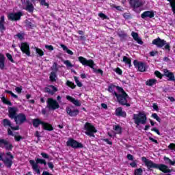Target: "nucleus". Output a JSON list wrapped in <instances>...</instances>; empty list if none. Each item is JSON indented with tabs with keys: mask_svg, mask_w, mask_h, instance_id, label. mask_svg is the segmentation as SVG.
I'll return each instance as SVG.
<instances>
[{
	"mask_svg": "<svg viewBox=\"0 0 175 175\" xmlns=\"http://www.w3.org/2000/svg\"><path fill=\"white\" fill-rule=\"evenodd\" d=\"M21 16H23V13L17 12V13H11L8 15L9 20L12 21H17V20H20L21 18Z\"/></svg>",
	"mask_w": 175,
	"mask_h": 175,
	"instance_id": "13",
	"label": "nucleus"
},
{
	"mask_svg": "<svg viewBox=\"0 0 175 175\" xmlns=\"http://www.w3.org/2000/svg\"><path fill=\"white\" fill-rule=\"evenodd\" d=\"M114 131H116L118 135H121L122 133V129L120 125H116L113 126Z\"/></svg>",
	"mask_w": 175,
	"mask_h": 175,
	"instance_id": "36",
	"label": "nucleus"
},
{
	"mask_svg": "<svg viewBox=\"0 0 175 175\" xmlns=\"http://www.w3.org/2000/svg\"><path fill=\"white\" fill-rule=\"evenodd\" d=\"M151 131H152V132H155L157 134L159 135V136H161V133L159 132V130L158 129H157V127L152 128V129H151Z\"/></svg>",
	"mask_w": 175,
	"mask_h": 175,
	"instance_id": "57",
	"label": "nucleus"
},
{
	"mask_svg": "<svg viewBox=\"0 0 175 175\" xmlns=\"http://www.w3.org/2000/svg\"><path fill=\"white\" fill-rule=\"evenodd\" d=\"M5 68V56L0 53V69Z\"/></svg>",
	"mask_w": 175,
	"mask_h": 175,
	"instance_id": "35",
	"label": "nucleus"
},
{
	"mask_svg": "<svg viewBox=\"0 0 175 175\" xmlns=\"http://www.w3.org/2000/svg\"><path fill=\"white\" fill-rule=\"evenodd\" d=\"M13 144H11L9 141L5 139H0V148H5L7 151H12Z\"/></svg>",
	"mask_w": 175,
	"mask_h": 175,
	"instance_id": "8",
	"label": "nucleus"
},
{
	"mask_svg": "<svg viewBox=\"0 0 175 175\" xmlns=\"http://www.w3.org/2000/svg\"><path fill=\"white\" fill-rule=\"evenodd\" d=\"M33 163H34V165L40 164V165H44L45 166H46V165H47V162H46V160H44L43 159H39V158L36 159V162L33 160Z\"/></svg>",
	"mask_w": 175,
	"mask_h": 175,
	"instance_id": "25",
	"label": "nucleus"
},
{
	"mask_svg": "<svg viewBox=\"0 0 175 175\" xmlns=\"http://www.w3.org/2000/svg\"><path fill=\"white\" fill-rule=\"evenodd\" d=\"M40 5L42 6H49V3L46 2V0H39Z\"/></svg>",
	"mask_w": 175,
	"mask_h": 175,
	"instance_id": "56",
	"label": "nucleus"
},
{
	"mask_svg": "<svg viewBox=\"0 0 175 175\" xmlns=\"http://www.w3.org/2000/svg\"><path fill=\"white\" fill-rule=\"evenodd\" d=\"M118 87H120V86H116V85H110L109 87H108V91L109 92H111V94H113V95H115L116 96V94H117L116 92V89L117 90V88Z\"/></svg>",
	"mask_w": 175,
	"mask_h": 175,
	"instance_id": "27",
	"label": "nucleus"
},
{
	"mask_svg": "<svg viewBox=\"0 0 175 175\" xmlns=\"http://www.w3.org/2000/svg\"><path fill=\"white\" fill-rule=\"evenodd\" d=\"M66 99L67 100H69L70 102L73 103V105H75V106H81V103H80V100L75 99L70 96H66Z\"/></svg>",
	"mask_w": 175,
	"mask_h": 175,
	"instance_id": "18",
	"label": "nucleus"
},
{
	"mask_svg": "<svg viewBox=\"0 0 175 175\" xmlns=\"http://www.w3.org/2000/svg\"><path fill=\"white\" fill-rule=\"evenodd\" d=\"M118 35L119 38H126V36H127L126 33L124 31H120L118 33Z\"/></svg>",
	"mask_w": 175,
	"mask_h": 175,
	"instance_id": "46",
	"label": "nucleus"
},
{
	"mask_svg": "<svg viewBox=\"0 0 175 175\" xmlns=\"http://www.w3.org/2000/svg\"><path fill=\"white\" fill-rule=\"evenodd\" d=\"M168 148H170V150H173L174 151H175V144L172 143L168 146Z\"/></svg>",
	"mask_w": 175,
	"mask_h": 175,
	"instance_id": "59",
	"label": "nucleus"
},
{
	"mask_svg": "<svg viewBox=\"0 0 175 175\" xmlns=\"http://www.w3.org/2000/svg\"><path fill=\"white\" fill-rule=\"evenodd\" d=\"M27 121V116L25 114L20 113L15 118L16 122H20V124H24Z\"/></svg>",
	"mask_w": 175,
	"mask_h": 175,
	"instance_id": "16",
	"label": "nucleus"
},
{
	"mask_svg": "<svg viewBox=\"0 0 175 175\" xmlns=\"http://www.w3.org/2000/svg\"><path fill=\"white\" fill-rule=\"evenodd\" d=\"M134 175H143V169L137 168L134 170Z\"/></svg>",
	"mask_w": 175,
	"mask_h": 175,
	"instance_id": "38",
	"label": "nucleus"
},
{
	"mask_svg": "<svg viewBox=\"0 0 175 175\" xmlns=\"http://www.w3.org/2000/svg\"><path fill=\"white\" fill-rule=\"evenodd\" d=\"M23 138L21 137V135H15L14 139L15 142H20V140L23 139Z\"/></svg>",
	"mask_w": 175,
	"mask_h": 175,
	"instance_id": "58",
	"label": "nucleus"
},
{
	"mask_svg": "<svg viewBox=\"0 0 175 175\" xmlns=\"http://www.w3.org/2000/svg\"><path fill=\"white\" fill-rule=\"evenodd\" d=\"M79 110H67L66 113L70 116V117H76L77 114H79Z\"/></svg>",
	"mask_w": 175,
	"mask_h": 175,
	"instance_id": "30",
	"label": "nucleus"
},
{
	"mask_svg": "<svg viewBox=\"0 0 175 175\" xmlns=\"http://www.w3.org/2000/svg\"><path fill=\"white\" fill-rule=\"evenodd\" d=\"M3 162L6 167H8V169H10L12 167V165H13V161L9 158H5L4 160H3Z\"/></svg>",
	"mask_w": 175,
	"mask_h": 175,
	"instance_id": "22",
	"label": "nucleus"
},
{
	"mask_svg": "<svg viewBox=\"0 0 175 175\" xmlns=\"http://www.w3.org/2000/svg\"><path fill=\"white\" fill-rule=\"evenodd\" d=\"M155 16V14H154V11H146L144 13L141 14L142 18L146 19V18H152Z\"/></svg>",
	"mask_w": 175,
	"mask_h": 175,
	"instance_id": "15",
	"label": "nucleus"
},
{
	"mask_svg": "<svg viewBox=\"0 0 175 175\" xmlns=\"http://www.w3.org/2000/svg\"><path fill=\"white\" fill-rule=\"evenodd\" d=\"M51 70H53V72H58V64H57V62L53 63Z\"/></svg>",
	"mask_w": 175,
	"mask_h": 175,
	"instance_id": "42",
	"label": "nucleus"
},
{
	"mask_svg": "<svg viewBox=\"0 0 175 175\" xmlns=\"http://www.w3.org/2000/svg\"><path fill=\"white\" fill-rule=\"evenodd\" d=\"M66 145L68 147H72V148H83L84 145L82 143L78 142L77 140L74 139L73 138H70L67 142Z\"/></svg>",
	"mask_w": 175,
	"mask_h": 175,
	"instance_id": "6",
	"label": "nucleus"
},
{
	"mask_svg": "<svg viewBox=\"0 0 175 175\" xmlns=\"http://www.w3.org/2000/svg\"><path fill=\"white\" fill-rule=\"evenodd\" d=\"M9 117L10 118H14L16 120V117H17V110H9Z\"/></svg>",
	"mask_w": 175,
	"mask_h": 175,
	"instance_id": "33",
	"label": "nucleus"
},
{
	"mask_svg": "<svg viewBox=\"0 0 175 175\" xmlns=\"http://www.w3.org/2000/svg\"><path fill=\"white\" fill-rule=\"evenodd\" d=\"M103 142H105L107 144H109V146H113V142L109 140L107 138H105L103 139Z\"/></svg>",
	"mask_w": 175,
	"mask_h": 175,
	"instance_id": "55",
	"label": "nucleus"
},
{
	"mask_svg": "<svg viewBox=\"0 0 175 175\" xmlns=\"http://www.w3.org/2000/svg\"><path fill=\"white\" fill-rule=\"evenodd\" d=\"M157 83H158V81L155 79H148L146 81V85H148L149 87H152V85H155Z\"/></svg>",
	"mask_w": 175,
	"mask_h": 175,
	"instance_id": "31",
	"label": "nucleus"
},
{
	"mask_svg": "<svg viewBox=\"0 0 175 175\" xmlns=\"http://www.w3.org/2000/svg\"><path fill=\"white\" fill-rule=\"evenodd\" d=\"M23 9H25V10H27V12H29V13H33L35 8L33 7V4L30 2L25 7H23Z\"/></svg>",
	"mask_w": 175,
	"mask_h": 175,
	"instance_id": "23",
	"label": "nucleus"
},
{
	"mask_svg": "<svg viewBox=\"0 0 175 175\" xmlns=\"http://www.w3.org/2000/svg\"><path fill=\"white\" fill-rule=\"evenodd\" d=\"M98 16L100 17V18H103V20H106L107 19V16H106L105 14L103 13H99L98 14Z\"/></svg>",
	"mask_w": 175,
	"mask_h": 175,
	"instance_id": "53",
	"label": "nucleus"
},
{
	"mask_svg": "<svg viewBox=\"0 0 175 175\" xmlns=\"http://www.w3.org/2000/svg\"><path fill=\"white\" fill-rule=\"evenodd\" d=\"M64 64L65 66H67V68H73V64H72V63H70V61L69 60L64 61Z\"/></svg>",
	"mask_w": 175,
	"mask_h": 175,
	"instance_id": "43",
	"label": "nucleus"
},
{
	"mask_svg": "<svg viewBox=\"0 0 175 175\" xmlns=\"http://www.w3.org/2000/svg\"><path fill=\"white\" fill-rule=\"evenodd\" d=\"M43 121L40 120L39 118H35L32 120V125L34 128H38L39 125H43Z\"/></svg>",
	"mask_w": 175,
	"mask_h": 175,
	"instance_id": "21",
	"label": "nucleus"
},
{
	"mask_svg": "<svg viewBox=\"0 0 175 175\" xmlns=\"http://www.w3.org/2000/svg\"><path fill=\"white\" fill-rule=\"evenodd\" d=\"M42 129H44V131H48L49 132H51L52 131H54V127H53V125L46 122H43Z\"/></svg>",
	"mask_w": 175,
	"mask_h": 175,
	"instance_id": "19",
	"label": "nucleus"
},
{
	"mask_svg": "<svg viewBox=\"0 0 175 175\" xmlns=\"http://www.w3.org/2000/svg\"><path fill=\"white\" fill-rule=\"evenodd\" d=\"M76 84L78 87H83V83H81V82H80V81H79V78L77 77H74Z\"/></svg>",
	"mask_w": 175,
	"mask_h": 175,
	"instance_id": "45",
	"label": "nucleus"
},
{
	"mask_svg": "<svg viewBox=\"0 0 175 175\" xmlns=\"http://www.w3.org/2000/svg\"><path fill=\"white\" fill-rule=\"evenodd\" d=\"M6 57L8 59H9L11 62H14V60H13V56H12V55H10V53H7Z\"/></svg>",
	"mask_w": 175,
	"mask_h": 175,
	"instance_id": "52",
	"label": "nucleus"
},
{
	"mask_svg": "<svg viewBox=\"0 0 175 175\" xmlns=\"http://www.w3.org/2000/svg\"><path fill=\"white\" fill-rule=\"evenodd\" d=\"M1 125H3V126H4V128H11L12 122H10V120H9V119L5 118L1 121Z\"/></svg>",
	"mask_w": 175,
	"mask_h": 175,
	"instance_id": "24",
	"label": "nucleus"
},
{
	"mask_svg": "<svg viewBox=\"0 0 175 175\" xmlns=\"http://www.w3.org/2000/svg\"><path fill=\"white\" fill-rule=\"evenodd\" d=\"M5 16H1L0 19V31L1 32H3L6 29L5 28Z\"/></svg>",
	"mask_w": 175,
	"mask_h": 175,
	"instance_id": "26",
	"label": "nucleus"
},
{
	"mask_svg": "<svg viewBox=\"0 0 175 175\" xmlns=\"http://www.w3.org/2000/svg\"><path fill=\"white\" fill-rule=\"evenodd\" d=\"M131 8H133V10H136L137 8H140V6H143L144 3L142 0H134L133 2L130 3Z\"/></svg>",
	"mask_w": 175,
	"mask_h": 175,
	"instance_id": "14",
	"label": "nucleus"
},
{
	"mask_svg": "<svg viewBox=\"0 0 175 175\" xmlns=\"http://www.w3.org/2000/svg\"><path fill=\"white\" fill-rule=\"evenodd\" d=\"M49 79L52 82L57 81V74L55 72H51Z\"/></svg>",
	"mask_w": 175,
	"mask_h": 175,
	"instance_id": "37",
	"label": "nucleus"
},
{
	"mask_svg": "<svg viewBox=\"0 0 175 175\" xmlns=\"http://www.w3.org/2000/svg\"><path fill=\"white\" fill-rule=\"evenodd\" d=\"M60 47L63 49L64 51H66L69 54V55H73V51H72L70 49H68V46H66L65 44H60Z\"/></svg>",
	"mask_w": 175,
	"mask_h": 175,
	"instance_id": "34",
	"label": "nucleus"
},
{
	"mask_svg": "<svg viewBox=\"0 0 175 175\" xmlns=\"http://www.w3.org/2000/svg\"><path fill=\"white\" fill-rule=\"evenodd\" d=\"M152 118H154L155 120L158 121V122H161V118L158 116V114L157 113H152Z\"/></svg>",
	"mask_w": 175,
	"mask_h": 175,
	"instance_id": "44",
	"label": "nucleus"
},
{
	"mask_svg": "<svg viewBox=\"0 0 175 175\" xmlns=\"http://www.w3.org/2000/svg\"><path fill=\"white\" fill-rule=\"evenodd\" d=\"M154 75L155 76H157V77H159V79H162V77H163L164 76L159 71H155Z\"/></svg>",
	"mask_w": 175,
	"mask_h": 175,
	"instance_id": "49",
	"label": "nucleus"
},
{
	"mask_svg": "<svg viewBox=\"0 0 175 175\" xmlns=\"http://www.w3.org/2000/svg\"><path fill=\"white\" fill-rule=\"evenodd\" d=\"M83 129L85 131V135H87V136H89L90 137H95L94 133H96V132H98V130H96L95 126L92 125L90 122H86L84 124Z\"/></svg>",
	"mask_w": 175,
	"mask_h": 175,
	"instance_id": "4",
	"label": "nucleus"
},
{
	"mask_svg": "<svg viewBox=\"0 0 175 175\" xmlns=\"http://www.w3.org/2000/svg\"><path fill=\"white\" fill-rule=\"evenodd\" d=\"M142 162L144 163L145 166H146L148 170H152V169H158L160 172L165 174L172 173V170L169 169V167L165 164H158L154 163V161L146 159L145 157H142Z\"/></svg>",
	"mask_w": 175,
	"mask_h": 175,
	"instance_id": "1",
	"label": "nucleus"
},
{
	"mask_svg": "<svg viewBox=\"0 0 175 175\" xmlns=\"http://www.w3.org/2000/svg\"><path fill=\"white\" fill-rule=\"evenodd\" d=\"M67 85H68V87H70V88H72V90L76 88V85H75V83L69 81H67Z\"/></svg>",
	"mask_w": 175,
	"mask_h": 175,
	"instance_id": "48",
	"label": "nucleus"
},
{
	"mask_svg": "<svg viewBox=\"0 0 175 175\" xmlns=\"http://www.w3.org/2000/svg\"><path fill=\"white\" fill-rule=\"evenodd\" d=\"M49 87H50V88H52V91L53 92H57V91H58V88H55L54 85H49Z\"/></svg>",
	"mask_w": 175,
	"mask_h": 175,
	"instance_id": "63",
	"label": "nucleus"
},
{
	"mask_svg": "<svg viewBox=\"0 0 175 175\" xmlns=\"http://www.w3.org/2000/svg\"><path fill=\"white\" fill-rule=\"evenodd\" d=\"M131 36H133L134 40L138 43V44H143V41H142V38L139 37V34L135 31H132Z\"/></svg>",
	"mask_w": 175,
	"mask_h": 175,
	"instance_id": "20",
	"label": "nucleus"
},
{
	"mask_svg": "<svg viewBox=\"0 0 175 175\" xmlns=\"http://www.w3.org/2000/svg\"><path fill=\"white\" fill-rule=\"evenodd\" d=\"M44 92L50 94V95H54V92L51 90V89H50L49 88H45Z\"/></svg>",
	"mask_w": 175,
	"mask_h": 175,
	"instance_id": "47",
	"label": "nucleus"
},
{
	"mask_svg": "<svg viewBox=\"0 0 175 175\" xmlns=\"http://www.w3.org/2000/svg\"><path fill=\"white\" fill-rule=\"evenodd\" d=\"M133 120L134 124L139 126L140 124L144 125L147 122V115L143 112H139L138 113H134L133 115Z\"/></svg>",
	"mask_w": 175,
	"mask_h": 175,
	"instance_id": "3",
	"label": "nucleus"
},
{
	"mask_svg": "<svg viewBox=\"0 0 175 175\" xmlns=\"http://www.w3.org/2000/svg\"><path fill=\"white\" fill-rule=\"evenodd\" d=\"M29 163L31 165V167L37 174H40V167H39V165H36L33 163V160H29Z\"/></svg>",
	"mask_w": 175,
	"mask_h": 175,
	"instance_id": "17",
	"label": "nucleus"
},
{
	"mask_svg": "<svg viewBox=\"0 0 175 175\" xmlns=\"http://www.w3.org/2000/svg\"><path fill=\"white\" fill-rule=\"evenodd\" d=\"M1 100L3 103H5V105H8V106H12V103L9 100L6 99V98L2 97Z\"/></svg>",
	"mask_w": 175,
	"mask_h": 175,
	"instance_id": "40",
	"label": "nucleus"
},
{
	"mask_svg": "<svg viewBox=\"0 0 175 175\" xmlns=\"http://www.w3.org/2000/svg\"><path fill=\"white\" fill-rule=\"evenodd\" d=\"M117 90L119 94H118L117 93H115V96H116L119 103H120V105H126L127 107L131 106V105L128 103V98L129 97L125 91H124V89L121 87H118Z\"/></svg>",
	"mask_w": 175,
	"mask_h": 175,
	"instance_id": "2",
	"label": "nucleus"
},
{
	"mask_svg": "<svg viewBox=\"0 0 175 175\" xmlns=\"http://www.w3.org/2000/svg\"><path fill=\"white\" fill-rule=\"evenodd\" d=\"M10 129H12V131H18V129H20V126H13V125L12 124Z\"/></svg>",
	"mask_w": 175,
	"mask_h": 175,
	"instance_id": "61",
	"label": "nucleus"
},
{
	"mask_svg": "<svg viewBox=\"0 0 175 175\" xmlns=\"http://www.w3.org/2000/svg\"><path fill=\"white\" fill-rule=\"evenodd\" d=\"M53 110H42V114L45 117H50L51 116H53Z\"/></svg>",
	"mask_w": 175,
	"mask_h": 175,
	"instance_id": "32",
	"label": "nucleus"
},
{
	"mask_svg": "<svg viewBox=\"0 0 175 175\" xmlns=\"http://www.w3.org/2000/svg\"><path fill=\"white\" fill-rule=\"evenodd\" d=\"M41 155L42 157V158H45L46 159H49V158H50V157L49 156V154H47L45 152H42Z\"/></svg>",
	"mask_w": 175,
	"mask_h": 175,
	"instance_id": "62",
	"label": "nucleus"
},
{
	"mask_svg": "<svg viewBox=\"0 0 175 175\" xmlns=\"http://www.w3.org/2000/svg\"><path fill=\"white\" fill-rule=\"evenodd\" d=\"M163 73V76H165V77L168 78V81H175V77L173 72H170L167 69H164Z\"/></svg>",
	"mask_w": 175,
	"mask_h": 175,
	"instance_id": "12",
	"label": "nucleus"
},
{
	"mask_svg": "<svg viewBox=\"0 0 175 175\" xmlns=\"http://www.w3.org/2000/svg\"><path fill=\"white\" fill-rule=\"evenodd\" d=\"M126 158L129 161H133V155L128 154Z\"/></svg>",
	"mask_w": 175,
	"mask_h": 175,
	"instance_id": "64",
	"label": "nucleus"
},
{
	"mask_svg": "<svg viewBox=\"0 0 175 175\" xmlns=\"http://www.w3.org/2000/svg\"><path fill=\"white\" fill-rule=\"evenodd\" d=\"M133 64H134V66L135 68H137L139 72H146V67L144 63L139 62H137V60H134Z\"/></svg>",
	"mask_w": 175,
	"mask_h": 175,
	"instance_id": "11",
	"label": "nucleus"
},
{
	"mask_svg": "<svg viewBox=\"0 0 175 175\" xmlns=\"http://www.w3.org/2000/svg\"><path fill=\"white\" fill-rule=\"evenodd\" d=\"M20 47L22 53H24L28 57L31 55V51L29 50V45L28 44L22 42Z\"/></svg>",
	"mask_w": 175,
	"mask_h": 175,
	"instance_id": "10",
	"label": "nucleus"
},
{
	"mask_svg": "<svg viewBox=\"0 0 175 175\" xmlns=\"http://www.w3.org/2000/svg\"><path fill=\"white\" fill-rule=\"evenodd\" d=\"M170 3V6L172 8V12L175 13V0H167Z\"/></svg>",
	"mask_w": 175,
	"mask_h": 175,
	"instance_id": "39",
	"label": "nucleus"
},
{
	"mask_svg": "<svg viewBox=\"0 0 175 175\" xmlns=\"http://www.w3.org/2000/svg\"><path fill=\"white\" fill-rule=\"evenodd\" d=\"M122 62H124L126 65H129V67L131 68L132 66V59L131 58H129L126 56L123 57Z\"/></svg>",
	"mask_w": 175,
	"mask_h": 175,
	"instance_id": "28",
	"label": "nucleus"
},
{
	"mask_svg": "<svg viewBox=\"0 0 175 175\" xmlns=\"http://www.w3.org/2000/svg\"><path fill=\"white\" fill-rule=\"evenodd\" d=\"M78 60L84 66H90L92 69H94V66H95V63H94L92 59L87 60L84 57L81 56L78 57Z\"/></svg>",
	"mask_w": 175,
	"mask_h": 175,
	"instance_id": "7",
	"label": "nucleus"
},
{
	"mask_svg": "<svg viewBox=\"0 0 175 175\" xmlns=\"http://www.w3.org/2000/svg\"><path fill=\"white\" fill-rule=\"evenodd\" d=\"M36 51L40 57H43V55H44V52H43V51L39 48H36Z\"/></svg>",
	"mask_w": 175,
	"mask_h": 175,
	"instance_id": "41",
	"label": "nucleus"
},
{
	"mask_svg": "<svg viewBox=\"0 0 175 175\" xmlns=\"http://www.w3.org/2000/svg\"><path fill=\"white\" fill-rule=\"evenodd\" d=\"M46 105L49 109H52L53 110L59 109V104H58V102H57L52 98H49L47 99Z\"/></svg>",
	"mask_w": 175,
	"mask_h": 175,
	"instance_id": "9",
	"label": "nucleus"
},
{
	"mask_svg": "<svg viewBox=\"0 0 175 175\" xmlns=\"http://www.w3.org/2000/svg\"><path fill=\"white\" fill-rule=\"evenodd\" d=\"M115 115L117 117H126V112L122 110H116Z\"/></svg>",
	"mask_w": 175,
	"mask_h": 175,
	"instance_id": "29",
	"label": "nucleus"
},
{
	"mask_svg": "<svg viewBox=\"0 0 175 175\" xmlns=\"http://www.w3.org/2000/svg\"><path fill=\"white\" fill-rule=\"evenodd\" d=\"M23 4V8H25L28 3H31L29 0H21Z\"/></svg>",
	"mask_w": 175,
	"mask_h": 175,
	"instance_id": "50",
	"label": "nucleus"
},
{
	"mask_svg": "<svg viewBox=\"0 0 175 175\" xmlns=\"http://www.w3.org/2000/svg\"><path fill=\"white\" fill-rule=\"evenodd\" d=\"M152 44H154L157 47H159V49H162V47L165 46L164 49L170 51V44L167 43L165 40L161 39V38H157L153 40Z\"/></svg>",
	"mask_w": 175,
	"mask_h": 175,
	"instance_id": "5",
	"label": "nucleus"
},
{
	"mask_svg": "<svg viewBox=\"0 0 175 175\" xmlns=\"http://www.w3.org/2000/svg\"><path fill=\"white\" fill-rule=\"evenodd\" d=\"M130 166H131V167H137V161L135 160L133 162L130 163Z\"/></svg>",
	"mask_w": 175,
	"mask_h": 175,
	"instance_id": "51",
	"label": "nucleus"
},
{
	"mask_svg": "<svg viewBox=\"0 0 175 175\" xmlns=\"http://www.w3.org/2000/svg\"><path fill=\"white\" fill-rule=\"evenodd\" d=\"M45 49H46V50H49V51H53V50H54V47L53 46V45H45Z\"/></svg>",
	"mask_w": 175,
	"mask_h": 175,
	"instance_id": "54",
	"label": "nucleus"
},
{
	"mask_svg": "<svg viewBox=\"0 0 175 175\" xmlns=\"http://www.w3.org/2000/svg\"><path fill=\"white\" fill-rule=\"evenodd\" d=\"M47 165H48L49 169H51V170H53V169H54V164L53 163V162H48Z\"/></svg>",
	"mask_w": 175,
	"mask_h": 175,
	"instance_id": "60",
	"label": "nucleus"
}]
</instances>
